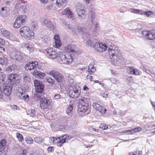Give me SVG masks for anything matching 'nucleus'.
<instances>
[{"label": "nucleus", "mask_w": 155, "mask_h": 155, "mask_svg": "<svg viewBox=\"0 0 155 155\" xmlns=\"http://www.w3.org/2000/svg\"><path fill=\"white\" fill-rule=\"evenodd\" d=\"M86 43L91 47L94 48L97 52H102L105 51L107 48L105 44L100 43L96 40H88L87 41Z\"/></svg>", "instance_id": "f257e3e1"}, {"label": "nucleus", "mask_w": 155, "mask_h": 155, "mask_svg": "<svg viewBox=\"0 0 155 155\" xmlns=\"http://www.w3.org/2000/svg\"><path fill=\"white\" fill-rule=\"evenodd\" d=\"M108 52L112 63L114 65L116 64L120 58V51L117 47L113 49H110V48Z\"/></svg>", "instance_id": "f03ea898"}, {"label": "nucleus", "mask_w": 155, "mask_h": 155, "mask_svg": "<svg viewBox=\"0 0 155 155\" xmlns=\"http://www.w3.org/2000/svg\"><path fill=\"white\" fill-rule=\"evenodd\" d=\"M19 33L22 37L28 40L31 39L34 35L33 32L30 28L26 26L21 28L20 29Z\"/></svg>", "instance_id": "7ed1b4c3"}, {"label": "nucleus", "mask_w": 155, "mask_h": 155, "mask_svg": "<svg viewBox=\"0 0 155 155\" xmlns=\"http://www.w3.org/2000/svg\"><path fill=\"white\" fill-rule=\"evenodd\" d=\"M89 99L83 97L79 99L78 110L80 112H85L88 109Z\"/></svg>", "instance_id": "20e7f679"}, {"label": "nucleus", "mask_w": 155, "mask_h": 155, "mask_svg": "<svg viewBox=\"0 0 155 155\" xmlns=\"http://www.w3.org/2000/svg\"><path fill=\"white\" fill-rule=\"evenodd\" d=\"M59 55V62L60 64H69L73 61L71 54V56H68L67 57L64 52H60Z\"/></svg>", "instance_id": "39448f33"}, {"label": "nucleus", "mask_w": 155, "mask_h": 155, "mask_svg": "<svg viewBox=\"0 0 155 155\" xmlns=\"http://www.w3.org/2000/svg\"><path fill=\"white\" fill-rule=\"evenodd\" d=\"M26 18L25 15H20L16 18L15 22L13 24L14 27L16 28H19L21 25L24 23Z\"/></svg>", "instance_id": "423d86ee"}, {"label": "nucleus", "mask_w": 155, "mask_h": 155, "mask_svg": "<svg viewBox=\"0 0 155 155\" xmlns=\"http://www.w3.org/2000/svg\"><path fill=\"white\" fill-rule=\"evenodd\" d=\"M80 93V91L74 86L71 87L70 88L69 94L71 97L74 98H78L79 96Z\"/></svg>", "instance_id": "0eeeda50"}, {"label": "nucleus", "mask_w": 155, "mask_h": 155, "mask_svg": "<svg viewBox=\"0 0 155 155\" xmlns=\"http://www.w3.org/2000/svg\"><path fill=\"white\" fill-rule=\"evenodd\" d=\"M45 51L47 53L48 56L51 58L55 59L58 57V59H59L60 52L57 53L54 51H53V48H48L45 49Z\"/></svg>", "instance_id": "6e6552de"}, {"label": "nucleus", "mask_w": 155, "mask_h": 155, "mask_svg": "<svg viewBox=\"0 0 155 155\" xmlns=\"http://www.w3.org/2000/svg\"><path fill=\"white\" fill-rule=\"evenodd\" d=\"M34 84L36 91L39 93H41L44 88V84L42 82L37 80L34 81Z\"/></svg>", "instance_id": "1a4fd4ad"}, {"label": "nucleus", "mask_w": 155, "mask_h": 155, "mask_svg": "<svg viewBox=\"0 0 155 155\" xmlns=\"http://www.w3.org/2000/svg\"><path fill=\"white\" fill-rule=\"evenodd\" d=\"M38 64V62L37 61H34L32 62H29L25 66V68L26 70H37L40 67Z\"/></svg>", "instance_id": "9d476101"}, {"label": "nucleus", "mask_w": 155, "mask_h": 155, "mask_svg": "<svg viewBox=\"0 0 155 155\" xmlns=\"http://www.w3.org/2000/svg\"><path fill=\"white\" fill-rule=\"evenodd\" d=\"M18 75L16 74H11L8 76V81L14 84H17L19 83V80L18 79Z\"/></svg>", "instance_id": "9b49d317"}, {"label": "nucleus", "mask_w": 155, "mask_h": 155, "mask_svg": "<svg viewBox=\"0 0 155 155\" xmlns=\"http://www.w3.org/2000/svg\"><path fill=\"white\" fill-rule=\"evenodd\" d=\"M142 34L147 39L151 40L155 38V32L153 30L143 31L142 32Z\"/></svg>", "instance_id": "f8f14e48"}, {"label": "nucleus", "mask_w": 155, "mask_h": 155, "mask_svg": "<svg viewBox=\"0 0 155 155\" xmlns=\"http://www.w3.org/2000/svg\"><path fill=\"white\" fill-rule=\"evenodd\" d=\"M78 50L76 46L73 44L68 45L65 48V51L68 53L70 52L73 53L74 54H78Z\"/></svg>", "instance_id": "ddd939ff"}, {"label": "nucleus", "mask_w": 155, "mask_h": 155, "mask_svg": "<svg viewBox=\"0 0 155 155\" xmlns=\"http://www.w3.org/2000/svg\"><path fill=\"white\" fill-rule=\"evenodd\" d=\"M80 33L81 34L83 35V38L84 39L87 40H91L90 38L91 37V35L87 32V29L84 28L80 26Z\"/></svg>", "instance_id": "4468645a"}, {"label": "nucleus", "mask_w": 155, "mask_h": 155, "mask_svg": "<svg viewBox=\"0 0 155 155\" xmlns=\"http://www.w3.org/2000/svg\"><path fill=\"white\" fill-rule=\"evenodd\" d=\"M51 103L50 101L48 99L44 98H42L40 101V107L42 109L48 108Z\"/></svg>", "instance_id": "2eb2a0df"}, {"label": "nucleus", "mask_w": 155, "mask_h": 155, "mask_svg": "<svg viewBox=\"0 0 155 155\" xmlns=\"http://www.w3.org/2000/svg\"><path fill=\"white\" fill-rule=\"evenodd\" d=\"M93 106L96 111L99 112L101 114H105L106 111V108L103 106H101L96 102L93 103Z\"/></svg>", "instance_id": "dca6fc26"}, {"label": "nucleus", "mask_w": 155, "mask_h": 155, "mask_svg": "<svg viewBox=\"0 0 155 155\" xmlns=\"http://www.w3.org/2000/svg\"><path fill=\"white\" fill-rule=\"evenodd\" d=\"M10 58L12 59L14 62L16 61H19L22 58V56L21 55V53L18 52L17 53H12L10 54Z\"/></svg>", "instance_id": "f3484780"}, {"label": "nucleus", "mask_w": 155, "mask_h": 155, "mask_svg": "<svg viewBox=\"0 0 155 155\" xmlns=\"http://www.w3.org/2000/svg\"><path fill=\"white\" fill-rule=\"evenodd\" d=\"M62 14L66 15L70 18L73 19L74 18V14L69 8H67L62 11Z\"/></svg>", "instance_id": "a211bd4d"}, {"label": "nucleus", "mask_w": 155, "mask_h": 155, "mask_svg": "<svg viewBox=\"0 0 155 155\" xmlns=\"http://www.w3.org/2000/svg\"><path fill=\"white\" fill-rule=\"evenodd\" d=\"M42 23L44 26H45L50 30H52L53 29L54 27L53 25L49 20L46 19H44L42 20Z\"/></svg>", "instance_id": "6ab92c4d"}, {"label": "nucleus", "mask_w": 155, "mask_h": 155, "mask_svg": "<svg viewBox=\"0 0 155 155\" xmlns=\"http://www.w3.org/2000/svg\"><path fill=\"white\" fill-rule=\"evenodd\" d=\"M41 68V67H40L37 70H34V71H33V75L36 78H42V77L45 76V73H41L39 71Z\"/></svg>", "instance_id": "aec40b11"}, {"label": "nucleus", "mask_w": 155, "mask_h": 155, "mask_svg": "<svg viewBox=\"0 0 155 155\" xmlns=\"http://www.w3.org/2000/svg\"><path fill=\"white\" fill-rule=\"evenodd\" d=\"M22 78L23 81L26 83L30 82L31 80V76L29 73H23Z\"/></svg>", "instance_id": "412c9836"}, {"label": "nucleus", "mask_w": 155, "mask_h": 155, "mask_svg": "<svg viewBox=\"0 0 155 155\" xmlns=\"http://www.w3.org/2000/svg\"><path fill=\"white\" fill-rule=\"evenodd\" d=\"M7 143L6 141L4 139L1 140L0 141V155H2L4 151L3 149H4Z\"/></svg>", "instance_id": "4be33fe9"}, {"label": "nucleus", "mask_w": 155, "mask_h": 155, "mask_svg": "<svg viewBox=\"0 0 155 155\" xmlns=\"http://www.w3.org/2000/svg\"><path fill=\"white\" fill-rule=\"evenodd\" d=\"M78 16L81 18H84L86 16L85 12L83 9L77 8L76 10Z\"/></svg>", "instance_id": "5701e85b"}, {"label": "nucleus", "mask_w": 155, "mask_h": 155, "mask_svg": "<svg viewBox=\"0 0 155 155\" xmlns=\"http://www.w3.org/2000/svg\"><path fill=\"white\" fill-rule=\"evenodd\" d=\"M17 2L15 5V8L17 9H19L27 4L21 0H16Z\"/></svg>", "instance_id": "b1692460"}, {"label": "nucleus", "mask_w": 155, "mask_h": 155, "mask_svg": "<svg viewBox=\"0 0 155 155\" xmlns=\"http://www.w3.org/2000/svg\"><path fill=\"white\" fill-rule=\"evenodd\" d=\"M12 89V87L8 86H6L3 90L5 95L8 96H9L11 94Z\"/></svg>", "instance_id": "393cba45"}, {"label": "nucleus", "mask_w": 155, "mask_h": 155, "mask_svg": "<svg viewBox=\"0 0 155 155\" xmlns=\"http://www.w3.org/2000/svg\"><path fill=\"white\" fill-rule=\"evenodd\" d=\"M23 46L24 48H26L30 52H32L33 51L34 48L32 45L28 43H23Z\"/></svg>", "instance_id": "a878e982"}, {"label": "nucleus", "mask_w": 155, "mask_h": 155, "mask_svg": "<svg viewBox=\"0 0 155 155\" xmlns=\"http://www.w3.org/2000/svg\"><path fill=\"white\" fill-rule=\"evenodd\" d=\"M8 64L7 58L4 57L0 58V64L2 66H6Z\"/></svg>", "instance_id": "bb28decb"}, {"label": "nucleus", "mask_w": 155, "mask_h": 155, "mask_svg": "<svg viewBox=\"0 0 155 155\" xmlns=\"http://www.w3.org/2000/svg\"><path fill=\"white\" fill-rule=\"evenodd\" d=\"M73 105H69L66 109V114L70 117L72 114V111L73 110Z\"/></svg>", "instance_id": "cd10ccee"}, {"label": "nucleus", "mask_w": 155, "mask_h": 155, "mask_svg": "<svg viewBox=\"0 0 155 155\" xmlns=\"http://www.w3.org/2000/svg\"><path fill=\"white\" fill-rule=\"evenodd\" d=\"M1 34L5 37L7 38H10V32L5 29L2 28L1 29Z\"/></svg>", "instance_id": "c85d7f7f"}, {"label": "nucleus", "mask_w": 155, "mask_h": 155, "mask_svg": "<svg viewBox=\"0 0 155 155\" xmlns=\"http://www.w3.org/2000/svg\"><path fill=\"white\" fill-rule=\"evenodd\" d=\"M63 23L64 26H65L69 30H71V31L73 32V31L74 30V28H75L74 25L68 24L65 22H63Z\"/></svg>", "instance_id": "c756f323"}, {"label": "nucleus", "mask_w": 155, "mask_h": 155, "mask_svg": "<svg viewBox=\"0 0 155 155\" xmlns=\"http://www.w3.org/2000/svg\"><path fill=\"white\" fill-rule=\"evenodd\" d=\"M60 73L58 72L55 70H53L49 72V74L54 78H56V77H57Z\"/></svg>", "instance_id": "7c9ffc66"}, {"label": "nucleus", "mask_w": 155, "mask_h": 155, "mask_svg": "<svg viewBox=\"0 0 155 155\" xmlns=\"http://www.w3.org/2000/svg\"><path fill=\"white\" fill-rule=\"evenodd\" d=\"M16 66L14 64H12L10 66H8L6 70L9 72H12L14 71L16 69Z\"/></svg>", "instance_id": "2f4dec72"}, {"label": "nucleus", "mask_w": 155, "mask_h": 155, "mask_svg": "<svg viewBox=\"0 0 155 155\" xmlns=\"http://www.w3.org/2000/svg\"><path fill=\"white\" fill-rule=\"evenodd\" d=\"M25 140L26 143L28 144H31L33 142V140L32 138L29 137H25Z\"/></svg>", "instance_id": "473e14b6"}, {"label": "nucleus", "mask_w": 155, "mask_h": 155, "mask_svg": "<svg viewBox=\"0 0 155 155\" xmlns=\"http://www.w3.org/2000/svg\"><path fill=\"white\" fill-rule=\"evenodd\" d=\"M88 72L90 74L94 73L96 71V69L93 65H90L88 67Z\"/></svg>", "instance_id": "72a5a7b5"}, {"label": "nucleus", "mask_w": 155, "mask_h": 155, "mask_svg": "<svg viewBox=\"0 0 155 155\" xmlns=\"http://www.w3.org/2000/svg\"><path fill=\"white\" fill-rule=\"evenodd\" d=\"M68 0H57L56 3L58 6H61L66 3Z\"/></svg>", "instance_id": "f704fd0d"}, {"label": "nucleus", "mask_w": 155, "mask_h": 155, "mask_svg": "<svg viewBox=\"0 0 155 155\" xmlns=\"http://www.w3.org/2000/svg\"><path fill=\"white\" fill-rule=\"evenodd\" d=\"M62 137V140L65 141V142H66L70 140L71 138V137L68 135H64L62 137Z\"/></svg>", "instance_id": "c9c22d12"}, {"label": "nucleus", "mask_w": 155, "mask_h": 155, "mask_svg": "<svg viewBox=\"0 0 155 155\" xmlns=\"http://www.w3.org/2000/svg\"><path fill=\"white\" fill-rule=\"evenodd\" d=\"M55 79L59 83L63 81V76L60 73L57 77H56Z\"/></svg>", "instance_id": "e433bc0d"}, {"label": "nucleus", "mask_w": 155, "mask_h": 155, "mask_svg": "<svg viewBox=\"0 0 155 155\" xmlns=\"http://www.w3.org/2000/svg\"><path fill=\"white\" fill-rule=\"evenodd\" d=\"M45 81L50 83L52 85L54 84L55 82V80L49 77H47L45 79Z\"/></svg>", "instance_id": "4c0bfd02"}, {"label": "nucleus", "mask_w": 155, "mask_h": 155, "mask_svg": "<svg viewBox=\"0 0 155 155\" xmlns=\"http://www.w3.org/2000/svg\"><path fill=\"white\" fill-rule=\"evenodd\" d=\"M34 141L36 143L40 144L43 141V139L40 137H35L34 138Z\"/></svg>", "instance_id": "58836bf2"}, {"label": "nucleus", "mask_w": 155, "mask_h": 155, "mask_svg": "<svg viewBox=\"0 0 155 155\" xmlns=\"http://www.w3.org/2000/svg\"><path fill=\"white\" fill-rule=\"evenodd\" d=\"M5 74L2 72H0V82H3L5 78Z\"/></svg>", "instance_id": "ea45409f"}, {"label": "nucleus", "mask_w": 155, "mask_h": 155, "mask_svg": "<svg viewBox=\"0 0 155 155\" xmlns=\"http://www.w3.org/2000/svg\"><path fill=\"white\" fill-rule=\"evenodd\" d=\"M16 135L17 137L19 142H22L23 140V137L21 134L19 133H17Z\"/></svg>", "instance_id": "a19ab883"}, {"label": "nucleus", "mask_w": 155, "mask_h": 155, "mask_svg": "<svg viewBox=\"0 0 155 155\" xmlns=\"http://www.w3.org/2000/svg\"><path fill=\"white\" fill-rule=\"evenodd\" d=\"M97 18L96 17L95 14H92L91 16V21L92 24L94 23V21H97Z\"/></svg>", "instance_id": "79ce46f5"}, {"label": "nucleus", "mask_w": 155, "mask_h": 155, "mask_svg": "<svg viewBox=\"0 0 155 155\" xmlns=\"http://www.w3.org/2000/svg\"><path fill=\"white\" fill-rule=\"evenodd\" d=\"M55 45L56 48H58L61 46V43L60 39L55 41Z\"/></svg>", "instance_id": "37998d69"}, {"label": "nucleus", "mask_w": 155, "mask_h": 155, "mask_svg": "<svg viewBox=\"0 0 155 155\" xmlns=\"http://www.w3.org/2000/svg\"><path fill=\"white\" fill-rule=\"evenodd\" d=\"M134 69L132 67H128L127 68V71L129 74H132Z\"/></svg>", "instance_id": "c03bdc74"}, {"label": "nucleus", "mask_w": 155, "mask_h": 155, "mask_svg": "<svg viewBox=\"0 0 155 155\" xmlns=\"http://www.w3.org/2000/svg\"><path fill=\"white\" fill-rule=\"evenodd\" d=\"M80 26H77L76 27L75 26V28H74V30L73 31V33L74 34H75L77 32H80Z\"/></svg>", "instance_id": "a18cd8bd"}, {"label": "nucleus", "mask_w": 155, "mask_h": 155, "mask_svg": "<svg viewBox=\"0 0 155 155\" xmlns=\"http://www.w3.org/2000/svg\"><path fill=\"white\" fill-rule=\"evenodd\" d=\"M141 130V128L139 127H136L133 129H132V131H133V132H134V133L135 132H139Z\"/></svg>", "instance_id": "49530a36"}, {"label": "nucleus", "mask_w": 155, "mask_h": 155, "mask_svg": "<svg viewBox=\"0 0 155 155\" xmlns=\"http://www.w3.org/2000/svg\"><path fill=\"white\" fill-rule=\"evenodd\" d=\"M100 127L103 130H105L107 128L108 126L104 124H101L100 125Z\"/></svg>", "instance_id": "de8ad7c7"}, {"label": "nucleus", "mask_w": 155, "mask_h": 155, "mask_svg": "<svg viewBox=\"0 0 155 155\" xmlns=\"http://www.w3.org/2000/svg\"><path fill=\"white\" fill-rule=\"evenodd\" d=\"M65 143L64 140L62 139H61L60 140H58V142L57 143V146L58 147H61L62 144L64 143Z\"/></svg>", "instance_id": "09e8293b"}, {"label": "nucleus", "mask_w": 155, "mask_h": 155, "mask_svg": "<svg viewBox=\"0 0 155 155\" xmlns=\"http://www.w3.org/2000/svg\"><path fill=\"white\" fill-rule=\"evenodd\" d=\"M153 14V13L150 11L144 12V14L147 17H150L152 15V14Z\"/></svg>", "instance_id": "8fccbe9b"}, {"label": "nucleus", "mask_w": 155, "mask_h": 155, "mask_svg": "<svg viewBox=\"0 0 155 155\" xmlns=\"http://www.w3.org/2000/svg\"><path fill=\"white\" fill-rule=\"evenodd\" d=\"M30 115L31 117H35V112L34 109H32L31 110Z\"/></svg>", "instance_id": "3c124183"}, {"label": "nucleus", "mask_w": 155, "mask_h": 155, "mask_svg": "<svg viewBox=\"0 0 155 155\" xmlns=\"http://www.w3.org/2000/svg\"><path fill=\"white\" fill-rule=\"evenodd\" d=\"M123 133H126L127 134H134V132H133V131H132V130H125L124 131Z\"/></svg>", "instance_id": "603ef678"}, {"label": "nucleus", "mask_w": 155, "mask_h": 155, "mask_svg": "<svg viewBox=\"0 0 155 155\" xmlns=\"http://www.w3.org/2000/svg\"><path fill=\"white\" fill-rule=\"evenodd\" d=\"M140 72L138 70L134 69V71L133 72V74H135L136 75H138L140 74Z\"/></svg>", "instance_id": "864d4df0"}, {"label": "nucleus", "mask_w": 155, "mask_h": 155, "mask_svg": "<svg viewBox=\"0 0 155 155\" xmlns=\"http://www.w3.org/2000/svg\"><path fill=\"white\" fill-rule=\"evenodd\" d=\"M50 38L48 37H45L42 40V41L45 43H48L50 41Z\"/></svg>", "instance_id": "5fc2aeb1"}, {"label": "nucleus", "mask_w": 155, "mask_h": 155, "mask_svg": "<svg viewBox=\"0 0 155 155\" xmlns=\"http://www.w3.org/2000/svg\"><path fill=\"white\" fill-rule=\"evenodd\" d=\"M23 99L26 101H28L29 100V96L28 94L24 95L23 96Z\"/></svg>", "instance_id": "6e6d98bb"}, {"label": "nucleus", "mask_w": 155, "mask_h": 155, "mask_svg": "<svg viewBox=\"0 0 155 155\" xmlns=\"http://www.w3.org/2000/svg\"><path fill=\"white\" fill-rule=\"evenodd\" d=\"M34 98L37 99V100H39L41 99L40 95L38 94H35L34 96Z\"/></svg>", "instance_id": "4d7b16f0"}, {"label": "nucleus", "mask_w": 155, "mask_h": 155, "mask_svg": "<svg viewBox=\"0 0 155 155\" xmlns=\"http://www.w3.org/2000/svg\"><path fill=\"white\" fill-rule=\"evenodd\" d=\"M95 22L94 23V30L96 31L98 30L99 29V28L98 26V24H97V22H96V24H95Z\"/></svg>", "instance_id": "13d9d810"}, {"label": "nucleus", "mask_w": 155, "mask_h": 155, "mask_svg": "<svg viewBox=\"0 0 155 155\" xmlns=\"http://www.w3.org/2000/svg\"><path fill=\"white\" fill-rule=\"evenodd\" d=\"M60 137H54V144H55L57 143L58 141V140H60L61 139L60 138Z\"/></svg>", "instance_id": "bf43d9fd"}, {"label": "nucleus", "mask_w": 155, "mask_h": 155, "mask_svg": "<svg viewBox=\"0 0 155 155\" xmlns=\"http://www.w3.org/2000/svg\"><path fill=\"white\" fill-rule=\"evenodd\" d=\"M52 8V5L50 4L49 5H47L46 7V9L49 11Z\"/></svg>", "instance_id": "052dcab7"}, {"label": "nucleus", "mask_w": 155, "mask_h": 155, "mask_svg": "<svg viewBox=\"0 0 155 155\" xmlns=\"http://www.w3.org/2000/svg\"><path fill=\"white\" fill-rule=\"evenodd\" d=\"M27 5H26L20 8H21L23 11L25 12L27 10Z\"/></svg>", "instance_id": "680f3d73"}, {"label": "nucleus", "mask_w": 155, "mask_h": 155, "mask_svg": "<svg viewBox=\"0 0 155 155\" xmlns=\"http://www.w3.org/2000/svg\"><path fill=\"white\" fill-rule=\"evenodd\" d=\"M54 97L55 99H59L61 98L60 95L58 94H55L54 96Z\"/></svg>", "instance_id": "e2e57ef3"}, {"label": "nucleus", "mask_w": 155, "mask_h": 155, "mask_svg": "<svg viewBox=\"0 0 155 155\" xmlns=\"http://www.w3.org/2000/svg\"><path fill=\"white\" fill-rule=\"evenodd\" d=\"M89 75H88L87 76V78L88 79H89V80L90 81H92V79L93 78V77L92 76H89Z\"/></svg>", "instance_id": "0e129e2a"}, {"label": "nucleus", "mask_w": 155, "mask_h": 155, "mask_svg": "<svg viewBox=\"0 0 155 155\" xmlns=\"http://www.w3.org/2000/svg\"><path fill=\"white\" fill-rule=\"evenodd\" d=\"M49 142L51 143H54V137H51L50 138Z\"/></svg>", "instance_id": "69168bd1"}, {"label": "nucleus", "mask_w": 155, "mask_h": 155, "mask_svg": "<svg viewBox=\"0 0 155 155\" xmlns=\"http://www.w3.org/2000/svg\"><path fill=\"white\" fill-rule=\"evenodd\" d=\"M94 8H91L90 10V15H91L92 14H95L94 12Z\"/></svg>", "instance_id": "338daca9"}, {"label": "nucleus", "mask_w": 155, "mask_h": 155, "mask_svg": "<svg viewBox=\"0 0 155 155\" xmlns=\"http://www.w3.org/2000/svg\"><path fill=\"white\" fill-rule=\"evenodd\" d=\"M11 108L14 110H16L17 108V106L15 105H13L11 106Z\"/></svg>", "instance_id": "774afa93"}]
</instances>
